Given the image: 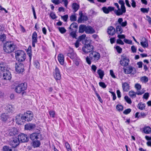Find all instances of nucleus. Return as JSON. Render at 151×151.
<instances>
[{"mask_svg": "<svg viewBox=\"0 0 151 151\" xmlns=\"http://www.w3.org/2000/svg\"><path fill=\"white\" fill-rule=\"evenodd\" d=\"M58 29L60 32L62 34L64 33L66 31L64 27H59Z\"/></svg>", "mask_w": 151, "mask_h": 151, "instance_id": "49530a36", "label": "nucleus"}, {"mask_svg": "<svg viewBox=\"0 0 151 151\" xmlns=\"http://www.w3.org/2000/svg\"><path fill=\"white\" fill-rule=\"evenodd\" d=\"M58 60L60 63L61 65H63L64 64V57L63 54H59L58 57Z\"/></svg>", "mask_w": 151, "mask_h": 151, "instance_id": "cd10ccee", "label": "nucleus"}, {"mask_svg": "<svg viewBox=\"0 0 151 151\" xmlns=\"http://www.w3.org/2000/svg\"><path fill=\"white\" fill-rule=\"evenodd\" d=\"M16 47V45L13 42L9 41L4 44L3 50L6 53H10L14 51Z\"/></svg>", "mask_w": 151, "mask_h": 151, "instance_id": "f03ea898", "label": "nucleus"}, {"mask_svg": "<svg viewBox=\"0 0 151 151\" xmlns=\"http://www.w3.org/2000/svg\"><path fill=\"white\" fill-rule=\"evenodd\" d=\"M19 140L22 142H27L29 140V137L27 136V134L21 133L18 136Z\"/></svg>", "mask_w": 151, "mask_h": 151, "instance_id": "4468645a", "label": "nucleus"}, {"mask_svg": "<svg viewBox=\"0 0 151 151\" xmlns=\"http://www.w3.org/2000/svg\"><path fill=\"white\" fill-rule=\"evenodd\" d=\"M23 119L25 121L29 122L31 121L33 117V115L32 111H29L24 112L23 114H22Z\"/></svg>", "mask_w": 151, "mask_h": 151, "instance_id": "39448f33", "label": "nucleus"}, {"mask_svg": "<svg viewBox=\"0 0 151 151\" xmlns=\"http://www.w3.org/2000/svg\"><path fill=\"white\" fill-rule=\"evenodd\" d=\"M50 17L52 19H55L56 18L55 14L53 12H52L50 15Z\"/></svg>", "mask_w": 151, "mask_h": 151, "instance_id": "69168bd1", "label": "nucleus"}, {"mask_svg": "<svg viewBox=\"0 0 151 151\" xmlns=\"http://www.w3.org/2000/svg\"><path fill=\"white\" fill-rule=\"evenodd\" d=\"M71 7L73 10V12L75 13L80 8V6L77 3H73L72 4Z\"/></svg>", "mask_w": 151, "mask_h": 151, "instance_id": "bb28decb", "label": "nucleus"}, {"mask_svg": "<svg viewBox=\"0 0 151 151\" xmlns=\"http://www.w3.org/2000/svg\"><path fill=\"white\" fill-rule=\"evenodd\" d=\"M116 29V32L118 34H121L123 32V30L121 27V26L120 25L117 26Z\"/></svg>", "mask_w": 151, "mask_h": 151, "instance_id": "72a5a7b5", "label": "nucleus"}, {"mask_svg": "<svg viewBox=\"0 0 151 151\" xmlns=\"http://www.w3.org/2000/svg\"><path fill=\"white\" fill-rule=\"evenodd\" d=\"M26 54L24 51L18 50L15 53V56L16 60L19 62H23L25 60Z\"/></svg>", "mask_w": 151, "mask_h": 151, "instance_id": "7ed1b4c3", "label": "nucleus"}, {"mask_svg": "<svg viewBox=\"0 0 151 151\" xmlns=\"http://www.w3.org/2000/svg\"><path fill=\"white\" fill-rule=\"evenodd\" d=\"M79 15L80 17H78V23H82L88 20V18L87 17L83 15L82 11H80L79 12Z\"/></svg>", "mask_w": 151, "mask_h": 151, "instance_id": "f8f14e48", "label": "nucleus"}, {"mask_svg": "<svg viewBox=\"0 0 151 151\" xmlns=\"http://www.w3.org/2000/svg\"><path fill=\"white\" fill-rule=\"evenodd\" d=\"M100 57V54L98 52L94 51L91 52L89 54L88 56H87L86 58V61L88 65L91 64V60L92 62H97Z\"/></svg>", "mask_w": 151, "mask_h": 151, "instance_id": "f257e3e1", "label": "nucleus"}, {"mask_svg": "<svg viewBox=\"0 0 151 151\" xmlns=\"http://www.w3.org/2000/svg\"><path fill=\"white\" fill-rule=\"evenodd\" d=\"M116 109L119 111H121L123 110V106L120 104H118L116 106Z\"/></svg>", "mask_w": 151, "mask_h": 151, "instance_id": "c03bdc74", "label": "nucleus"}, {"mask_svg": "<svg viewBox=\"0 0 151 151\" xmlns=\"http://www.w3.org/2000/svg\"><path fill=\"white\" fill-rule=\"evenodd\" d=\"M5 65L4 63H0V70L3 72L5 70Z\"/></svg>", "mask_w": 151, "mask_h": 151, "instance_id": "58836bf2", "label": "nucleus"}, {"mask_svg": "<svg viewBox=\"0 0 151 151\" xmlns=\"http://www.w3.org/2000/svg\"><path fill=\"white\" fill-rule=\"evenodd\" d=\"M40 135L38 133H33L30 135V138L32 140L34 141L37 139Z\"/></svg>", "mask_w": 151, "mask_h": 151, "instance_id": "c85d7f7f", "label": "nucleus"}, {"mask_svg": "<svg viewBox=\"0 0 151 151\" xmlns=\"http://www.w3.org/2000/svg\"><path fill=\"white\" fill-rule=\"evenodd\" d=\"M131 110L130 109H125L123 112V114H127L131 111Z\"/></svg>", "mask_w": 151, "mask_h": 151, "instance_id": "5fc2aeb1", "label": "nucleus"}, {"mask_svg": "<svg viewBox=\"0 0 151 151\" xmlns=\"http://www.w3.org/2000/svg\"><path fill=\"white\" fill-rule=\"evenodd\" d=\"M118 3L121 5V12H119L118 10L115 9L114 10V13L117 16H120L126 12V8L124 5V2L123 0H119Z\"/></svg>", "mask_w": 151, "mask_h": 151, "instance_id": "20e7f679", "label": "nucleus"}, {"mask_svg": "<svg viewBox=\"0 0 151 151\" xmlns=\"http://www.w3.org/2000/svg\"><path fill=\"white\" fill-rule=\"evenodd\" d=\"M1 118L2 120L6 121L7 119L8 116L5 113H3L1 114Z\"/></svg>", "mask_w": 151, "mask_h": 151, "instance_id": "e433bc0d", "label": "nucleus"}, {"mask_svg": "<svg viewBox=\"0 0 151 151\" xmlns=\"http://www.w3.org/2000/svg\"><path fill=\"white\" fill-rule=\"evenodd\" d=\"M107 32L108 34L111 35H114L115 33V30L112 26H110L108 28Z\"/></svg>", "mask_w": 151, "mask_h": 151, "instance_id": "393cba45", "label": "nucleus"}, {"mask_svg": "<svg viewBox=\"0 0 151 151\" xmlns=\"http://www.w3.org/2000/svg\"><path fill=\"white\" fill-rule=\"evenodd\" d=\"M110 74L111 76L113 78H115L116 76L114 74L113 71L112 70H110Z\"/></svg>", "mask_w": 151, "mask_h": 151, "instance_id": "0e129e2a", "label": "nucleus"}, {"mask_svg": "<svg viewBox=\"0 0 151 151\" xmlns=\"http://www.w3.org/2000/svg\"><path fill=\"white\" fill-rule=\"evenodd\" d=\"M33 145L34 147H37L40 146V143L39 141H35L33 142Z\"/></svg>", "mask_w": 151, "mask_h": 151, "instance_id": "a19ab883", "label": "nucleus"}, {"mask_svg": "<svg viewBox=\"0 0 151 151\" xmlns=\"http://www.w3.org/2000/svg\"><path fill=\"white\" fill-rule=\"evenodd\" d=\"M123 69L125 74H134L136 73V70L133 67L131 66H128L126 68L124 67Z\"/></svg>", "mask_w": 151, "mask_h": 151, "instance_id": "423d86ee", "label": "nucleus"}, {"mask_svg": "<svg viewBox=\"0 0 151 151\" xmlns=\"http://www.w3.org/2000/svg\"><path fill=\"white\" fill-rule=\"evenodd\" d=\"M57 80H60L61 78V75L60 74V72L58 69L57 68Z\"/></svg>", "mask_w": 151, "mask_h": 151, "instance_id": "052dcab7", "label": "nucleus"}, {"mask_svg": "<svg viewBox=\"0 0 151 151\" xmlns=\"http://www.w3.org/2000/svg\"><path fill=\"white\" fill-rule=\"evenodd\" d=\"M19 140L18 137H13L10 139L9 141L10 145L13 147L15 148L19 144Z\"/></svg>", "mask_w": 151, "mask_h": 151, "instance_id": "9d476101", "label": "nucleus"}, {"mask_svg": "<svg viewBox=\"0 0 151 151\" xmlns=\"http://www.w3.org/2000/svg\"><path fill=\"white\" fill-rule=\"evenodd\" d=\"M114 7L111 6H108L107 8L106 6L103 7L102 9L103 12L106 14H108L110 12L114 11Z\"/></svg>", "mask_w": 151, "mask_h": 151, "instance_id": "dca6fc26", "label": "nucleus"}, {"mask_svg": "<svg viewBox=\"0 0 151 151\" xmlns=\"http://www.w3.org/2000/svg\"><path fill=\"white\" fill-rule=\"evenodd\" d=\"M123 21V19L122 18H119L118 20V22L120 25V26H121V27H125L127 25V22L126 20L124 22H122Z\"/></svg>", "mask_w": 151, "mask_h": 151, "instance_id": "c756f323", "label": "nucleus"}, {"mask_svg": "<svg viewBox=\"0 0 151 151\" xmlns=\"http://www.w3.org/2000/svg\"><path fill=\"white\" fill-rule=\"evenodd\" d=\"M11 150V149L6 146H4L3 147L4 151H10Z\"/></svg>", "mask_w": 151, "mask_h": 151, "instance_id": "6e6d98bb", "label": "nucleus"}, {"mask_svg": "<svg viewBox=\"0 0 151 151\" xmlns=\"http://www.w3.org/2000/svg\"><path fill=\"white\" fill-rule=\"evenodd\" d=\"M141 81L146 83L148 81V79L147 77L146 76H144L141 78Z\"/></svg>", "mask_w": 151, "mask_h": 151, "instance_id": "8fccbe9b", "label": "nucleus"}, {"mask_svg": "<svg viewBox=\"0 0 151 151\" xmlns=\"http://www.w3.org/2000/svg\"><path fill=\"white\" fill-rule=\"evenodd\" d=\"M144 92L142 91L137 92L136 93L133 91H131L129 93V96L131 98H134L136 97V94L137 95H141L144 93Z\"/></svg>", "mask_w": 151, "mask_h": 151, "instance_id": "f3484780", "label": "nucleus"}, {"mask_svg": "<svg viewBox=\"0 0 151 151\" xmlns=\"http://www.w3.org/2000/svg\"><path fill=\"white\" fill-rule=\"evenodd\" d=\"M70 18L71 21H75L77 20V17L75 14H72L70 16Z\"/></svg>", "mask_w": 151, "mask_h": 151, "instance_id": "79ce46f5", "label": "nucleus"}, {"mask_svg": "<svg viewBox=\"0 0 151 151\" xmlns=\"http://www.w3.org/2000/svg\"><path fill=\"white\" fill-rule=\"evenodd\" d=\"M62 18L64 21L66 22L68 18V15L66 14L64 15L62 17Z\"/></svg>", "mask_w": 151, "mask_h": 151, "instance_id": "774afa93", "label": "nucleus"}, {"mask_svg": "<svg viewBox=\"0 0 151 151\" xmlns=\"http://www.w3.org/2000/svg\"><path fill=\"white\" fill-rule=\"evenodd\" d=\"M86 35L85 34H83L82 35L80 36L79 37L78 40H79L80 41H81L82 40L84 39L86 37Z\"/></svg>", "mask_w": 151, "mask_h": 151, "instance_id": "13d9d810", "label": "nucleus"}, {"mask_svg": "<svg viewBox=\"0 0 151 151\" xmlns=\"http://www.w3.org/2000/svg\"><path fill=\"white\" fill-rule=\"evenodd\" d=\"M149 8H142L140 9V11L143 13H147L149 10Z\"/></svg>", "mask_w": 151, "mask_h": 151, "instance_id": "de8ad7c7", "label": "nucleus"}, {"mask_svg": "<svg viewBox=\"0 0 151 151\" xmlns=\"http://www.w3.org/2000/svg\"><path fill=\"white\" fill-rule=\"evenodd\" d=\"M82 50L84 53H88L94 50V48L93 46L91 44H85L82 48Z\"/></svg>", "mask_w": 151, "mask_h": 151, "instance_id": "0eeeda50", "label": "nucleus"}, {"mask_svg": "<svg viewBox=\"0 0 151 151\" xmlns=\"http://www.w3.org/2000/svg\"><path fill=\"white\" fill-rule=\"evenodd\" d=\"M86 26L85 25H80L79 27L78 32L79 33H83L84 31L86 32Z\"/></svg>", "mask_w": 151, "mask_h": 151, "instance_id": "2f4dec72", "label": "nucleus"}, {"mask_svg": "<svg viewBox=\"0 0 151 151\" xmlns=\"http://www.w3.org/2000/svg\"><path fill=\"white\" fill-rule=\"evenodd\" d=\"M116 42L117 44L121 45H124V43L120 39H118L117 40Z\"/></svg>", "mask_w": 151, "mask_h": 151, "instance_id": "338daca9", "label": "nucleus"}, {"mask_svg": "<svg viewBox=\"0 0 151 151\" xmlns=\"http://www.w3.org/2000/svg\"><path fill=\"white\" fill-rule=\"evenodd\" d=\"M27 51L28 55L29 57L30 60L31 59V58L32 57V54H31V46H29L28 48Z\"/></svg>", "mask_w": 151, "mask_h": 151, "instance_id": "ea45409f", "label": "nucleus"}, {"mask_svg": "<svg viewBox=\"0 0 151 151\" xmlns=\"http://www.w3.org/2000/svg\"><path fill=\"white\" fill-rule=\"evenodd\" d=\"M67 56L71 59H73L76 57V53L74 52L72 49H70L69 52L67 54Z\"/></svg>", "mask_w": 151, "mask_h": 151, "instance_id": "aec40b11", "label": "nucleus"}, {"mask_svg": "<svg viewBox=\"0 0 151 151\" xmlns=\"http://www.w3.org/2000/svg\"><path fill=\"white\" fill-rule=\"evenodd\" d=\"M35 127V124L29 123L25 125L24 128L26 130H30L34 129Z\"/></svg>", "mask_w": 151, "mask_h": 151, "instance_id": "412c9836", "label": "nucleus"}, {"mask_svg": "<svg viewBox=\"0 0 151 151\" xmlns=\"http://www.w3.org/2000/svg\"><path fill=\"white\" fill-rule=\"evenodd\" d=\"M62 2H64L65 6L67 8L68 3V0H57V4L62 3Z\"/></svg>", "mask_w": 151, "mask_h": 151, "instance_id": "f704fd0d", "label": "nucleus"}, {"mask_svg": "<svg viewBox=\"0 0 151 151\" xmlns=\"http://www.w3.org/2000/svg\"><path fill=\"white\" fill-rule=\"evenodd\" d=\"M145 104H142L141 102L139 103L137 106V107L140 110H142L145 109Z\"/></svg>", "mask_w": 151, "mask_h": 151, "instance_id": "c9c22d12", "label": "nucleus"}, {"mask_svg": "<svg viewBox=\"0 0 151 151\" xmlns=\"http://www.w3.org/2000/svg\"><path fill=\"white\" fill-rule=\"evenodd\" d=\"M15 67L16 71L18 73L22 74L24 71V66L22 63H16Z\"/></svg>", "mask_w": 151, "mask_h": 151, "instance_id": "1a4fd4ad", "label": "nucleus"}, {"mask_svg": "<svg viewBox=\"0 0 151 151\" xmlns=\"http://www.w3.org/2000/svg\"><path fill=\"white\" fill-rule=\"evenodd\" d=\"M143 131L146 134H150L151 132V128L149 126H145L143 128Z\"/></svg>", "mask_w": 151, "mask_h": 151, "instance_id": "7c9ffc66", "label": "nucleus"}, {"mask_svg": "<svg viewBox=\"0 0 151 151\" xmlns=\"http://www.w3.org/2000/svg\"><path fill=\"white\" fill-rule=\"evenodd\" d=\"M6 37V35L5 34H3L0 36V40L2 41L3 42Z\"/></svg>", "mask_w": 151, "mask_h": 151, "instance_id": "864d4df0", "label": "nucleus"}, {"mask_svg": "<svg viewBox=\"0 0 151 151\" xmlns=\"http://www.w3.org/2000/svg\"><path fill=\"white\" fill-rule=\"evenodd\" d=\"M66 147L68 151H71L70 149V146L68 142H65V143Z\"/></svg>", "mask_w": 151, "mask_h": 151, "instance_id": "3c124183", "label": "nucleus"}, {"mask_svg": "<svg viewBox=\"0 0 151 151\" xmlns=\"http://www.w3.org/2000/svg\"><path fill=\"white\" fill-rule=\"evenodd\" d=\"M97 73L99 75L100 78L101 79H102L104 75V71L101 69H99L98 70Z\"/></svg>", "mask_w": 151, "mask_h": 151, "instance_id": "473e14b6", "label": "nucleus"}, {"mask_svg": "<svg viewBox=\"0 0 151 151\" xmlns=\"http://www.w3.org/2000/svg\"><path fill=\"white\" fill-rule=\"evenodd\" d=\"M72 32L70 33V35L73 38H76V32L77 31H71Z\"/></svg>", "mask_w": 151, "mask_h": 151, "instance_id": "09e8293b", "label": "nucleus"}, {"mask_svg": "<svg viewBox=\"0 0 151 151\" xmlns=\"http://www.w3.org/2000/svg\"><path fill=\"white\" fill-rule=\"evenodd\" d=\"M129 85L127 83H122V88L124 91L127 92L129 90Z\"/></svg>", "mask_w": 151, "mask_h": 151, "instance_id": "5701e85b", "label": "nucleus"}, {"mask_svg": "<svg viewBox=\"0 0 151 151\" xmlns=\"http://www.w3.org/2000/svg\"><path fill=\"white\" fill-rule=\"evenodd\" d=\"M78 27V25L76 23L73 22L71 24L69 28L71 31H77Z\"/></svg>", "mask_w": 151, "mask_h": 151, "instance_id": "4be33fe9", "label": "nucleus"}, {"mask_svg": "<svg viewBox=\"0 0 151 151\" xmlns=\"http://www.w3.org/2000/svg\"><path fill=\"white\" fill-rule=\"evenodd\" d=\"M18 131L15 128L9 129L8 131V134L10 136H14L17 134Z\"/></svg>", "mask_w": 151, "mask_h": 151, "instance_id": "6ab92c4d", "label": "nucleus"}, {"mask_svg": "<svg viewBox=\"0 0 151 151\" xmlns=\"http://www.w3.org/2000/svg\"><path fill=\"white\" fill-rule=\"evenodd\" d=\"M124 41L126 43L129 44H132V41L131 40H129L126 39H124Z\"/></svg>", "mask_w": 151, "mask_h": 151, "instance_id": "bf43d9fd", "label": "nucleus"}, {"mask_svg": "<svg viewBox=\"0 0 151 151\" xmlns=\"http://www.w3.org/2000/svg\"><path fill=\"white\" fill-rule=\"evenodd\" d=\"M32 46L35 47V44L37 42V35L36 32H35L32 34Z\"/></svg>", "mask_w": 151, "mask_h": 151, "instance_id": "a211bd4d", "label": "nucleus"}, {"mask_svg": "<svg viewBox=\"0 0 151 151\" xmlns=\"http://www.w3.org/2000/svg\"><path fill=\"white\" fill-rule=\"evenodd\" d=\"M129 60L126 56H121V60L120 61V65L124 67H126L128 65L129 62Z\"/></svg>", "mask_w": 151, "mask_h": 151, "instance_id": "9b49d317", "label": "nucleus"}, {"mask_svg": "<svg viewBox=\"0 0 151 151\" xmlns=\"http://www.w3.org/2000/svg\"><path fill=\"white\" fill-rule=\"evenodd\" d=\"M134 87L137 89V92L141 91H140L141 88V86L140 84L137 83H136L135 84Z\"/></svg>", "mask_w": 151, "mask_h": 151, "instance_id": "37998d69", "label": "nucleus"}, {"mask_svg": "<svg viewBox=\"0 0 151 151\" xmlns=\"http://www.w3.org/2000/svg\"><path fill=\"white\" fill-rule=\"evenodd\" d=\"M149 97V93L148 92L145 93L143 96V98L146 99H148Z\"/></svg>", "mask_w": 151, "mask_h": 151, "instance_id": "680f3d73", "label": "nucleus"}, {"mask_svg": "<svg viewBox=\"0 0 151 151\" xmlns=\"http://www.w3.org/2000/svg\"><path fill=\"white\" fill-rule=\"evenodd\" d=\"M95 32V30L90 26H86V33L87 34H92Z\"/></svg>", "mask_w": 151, "mask_h": 151, "instance_id": "b1692460", "label": "nucleus"}, {"mask_svg": "<svg viewBox=\"0 0 151 151\" xmlns=\"http://www.w3.org/2000/svg\"><path fill=\"white\" fill-rule=\"evenodd\" d=\"M95 94H96V96H97V97L99 99L100 102L101 103H102L103 102V101H102L101 98V97H100V96L99 94L97 92H96Z\"/></svg>", "mask_w": 151, "mask_h": 151, "instance_id": "e2e57ef3", "label": "nucleus"}, {"mask_svg": "<svg viewBox=\"0 0 151 151\" xmlns=\"http://www.w3.org/2000/svg\"><path fill=\"white\" fill-rule=\"evenodd\" d=\"M141 45L144 48H145L148 47V42L147 40L144 41H142L140 42Z\"/></svg>", "mask_w": 151, "mask_h": 151, "instance_id": "4c0bfd02", "label": "nucleus"}, {"mask_svg": "<svg viewBox=\"0 0 151 151\" xmlns=\"http://www.w3.org/2000/svg\"><path fill=\"white\" fill-rule=\"evenodd\" d=\"M27 88V86L26 83H21L16 87L15 91L16 93H20L22 91L25 90Z\"/></svg>", "mask_w": 151, "mask_h": 151, "instance_id": "6e6552de", "label": "nucleus"}, {"mask_svg": "<svg viewBox=\"0 0 151 151\" xmlns=\"http://www.w3.org/2000/svg\"><path fill=\"white\" fill-rule=\"evenodd\" d=\"M3 78L5 80H10L12 78L10 72L8 70H6L3 72Z\"/></svg>", "mask_w": 151, "mask_h": 151, "instance_id": "2eb2a0df", "label": "nucleus"}, {"mask_svg": "<svg viewBox=\"0 0 151 151\" xmlns=\"http://www.w3.org/2000/svg\"><path fill=\"white\" fill-rule=\"evenodd\" d=\"M116 49L117 50V52L119 53H120L122 52V49L119 46H117L116 47Z\"/></svg>", "mask_w": 151, "mask_h": 151, "instance_id": "4d7b16f0", "label": "nucleus"}, {"mask_svg": "<svg viewBox=\"0 0 151 151\" xmlns=\"http://www.w3.org/2000/svg\"><path fill=\"white\" fill-rule=\"evenodd\" d=\"M124 99L129 104H131L132 103V101L130 99L128 96H126L124 97Z\"/></svg>", "mask_w": 151, "mask_h": 151, "instance_id": "a18cd8bd", "label": "nucleus"}, {"mask_svg": "<svg viewBox=\"0 0 151 151\" xmlns=\"http://www.w3.org/2000/svg\"><path fill=\"white\" fill-rule=\"evenodd\" d=\"M22 114H19L16 116V121L18 124H24L25 120L23 119Z\"/></svg>", "mask_w": 151, "mask_h": 151, "instance_id": "ddd939ff", "label": "nucleus"}, {"mask_svg": "<svg viewBox=\"0 0 151 151\" xmlns=\"http://www.w3.org/2000/svg\"><path fill=\"white\" fill-rule=\"evenodd\" d=\"M99 84L100 86L102 87L103 88H105L106 87V86L105 83L103 82H100L99 83Z\"/></svg>", "mask_w": 151, "mask_h": 151, "instance_id": "603ef678", "label": "nucleus"}, {"mask_svg": "<svg viewBox=\"0 0 151 151\" xmlns=\"http://www.w3.org/2000/svg\"><path fill=\"white\" fill-rule=\"evenodd\" d=\"M5 109L9 112H12L14 111V108L12 105L8 104L5 107Z\"/></svg>", "mask_w": 151, "mask_h": 151, "instance_id": "a878e982", "label": "nucleus"}]
</instances>
